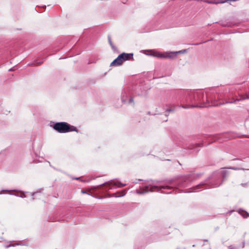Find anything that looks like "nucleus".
I'll return each instance as SVG.
<instances>
[{"mask_svg": "<svg viewBox=\"0 0 249 249\" xmlns=\"http://www.w3.org/2000/svg\"><path fill=\"white\" fill-rule=\"evenodd\" d=\"M142 191L136 190V192L138 194H143V193L148 192L161 191L162 193L170 194L172 191H175L172 187H169L168 185L161 186H145L142 187Z\"/></svg>", "mask_w": 249, "mask_h": 249, "instance_id": "1", "label": "nucleus"}, {"mask_svg": "<svg viewBox=\"0 0 249 249\" xmlns=\"http://www.w3.org/2000/svg\"><path fill=\"white\" fill-rule=\"evenodd\" d=\"M53 128L59 133H67L72 131H76L73 126H71L67 123H56L53 126Z\"/></svg>", "mask_w": 249, "mask_h": 249, "instance_id": "2", "label": "nucleus"}, {"mask_svg": "<svg viewBox=\"0 0 249 249\" xmlns=\"http://www.w3.org/2000/svg\"><path fill=\"white\" fill-rule=\"evenodd\" d=\"M221 184V183H213L212 184H209L208 183V181H206L204 183H202L198 185L195 186V187L191 189V191H190V192H197L198 191L199 189L201 188V187L202 186L204 185H207L209 187H217L219 186Z\"/></svg>", "mask_w": 249, "mask_h": 249, "instance_id": "3", "label": "nucleus"}, {"mask_svg": "<svg viewBox=\"0 0 249 249\" xmlns=\"http://www.w3.org/2000/svg\"><path fill=\"white\" fill-rule=\"evenodd\" d=\"M105 184H108L109 185H113L114 186H115L118 188H122L123 187L126 186L125 184H123V183L120 182L118 181H115V180H110L108 182H107L106 183L102 184V185H104Z\"/></svg>", "mask_w": 249, "mask_h": 249, "instance_id": "4", "label": "nucleus"}, {"mask_svg": "<svg viewBox=\"0 0 249 249\" xmlns=\"http://www.w3.org/2000/svg\"><path fill=\"white\" fill-rule=\"evenodd\" d=\"M122 55H119L118 56L114 59L110 64L111 66H118L121 65L123 61L122 59Z\"/></svg>", "mask_w": 249, "mask_h": 249, "instance_id": "5", "label": "nucleus"}, {"mask_svg": "<svg viewBox=\"0 0 249 249\" xmlns=\"http://www.w3.org/2000/svg\"><path fill=\"white\" fill-rule=\"evenodd\" d=\"M153 56L158 57V58H171L172 57V56L169 53H166L165 54L162 53L160 52H155L153 53Z\"/></svg>", "mask_w": 249, "mask_h": 249, "instance_id": "6", "label": "nucleus"}, {"mask_svg": "<svg viewBox=\"0 0 249 249\" xmlns=\"http://www.w3.org/2000/svg\"><path fill=\"white\" fill-rule=\"evenodd\" d=\"M122 55V59L123 62L126 60H133V53H123L120 54Z\"/></svg>", "mask_w": 249, "mask_h": 249, "instance_id": "7", "label": "nucleus"}, {"mask_svg": "<svg viewBox=\"0 0 249 249\" xmlns=\"http://www.w3.org/2000/svg\"><path fill=\"white\" fill-rule=\"evenodd\" d=\"M227 1V0H225V1H220V2H219V1H209V0H205V2H207V3H211V4H218V3H224L225 2Z\"/></svg>", "mask_w": 249, "mask_h": 249, "instance_id": "8", "label": "nucleus"}, {"mask_svg": "<svg viewBox=\"0 0 249 249\" xmlns=\"http://www.w3.org/2000/svg\"><path fill=\"white\" fill-rule=\"evenodd\" d=\"M108 42H109V43L110 45L111 46L112 49H113V50H115V47L113 45V43H112L111 39V37L109 36H108Z\"/></svg>", "mask_w": 249, "mask_h": 249, "instance_id": "9", "label": "nucleus"}, {"mask_svg": "<svg viewBox=\"0 0 249 249\" xmlns=\"http://www.w3.org/2000/svg\"><path fill=\"white\" fill-rule=\"evenodd\" d=\"M195 107L196 106H182V107L183 108H192V107Z\"/></svg>", "mask_w": 249, "mask_h": 249, "instance_id": "10", "label": "nucleus"}, {"mask_svg": "<svg viewBox=\"0 0 249 249\" xmlns=\"http://www.w3.org/2000/svg\"><path fill=\"white\" fill-rule=\"evenodd\" d=\"M245 99H249V97L248 95H246V97H241L240 99H237V101L245 100Z\"/></svg>", "mask_w": 249, "mask_h": 249, "instance_id": "11", "label": "nucleus"}, {"mask_svg": "<svg viewBox=\"0 0 249 249\" xmlns=\"http://www.w3.org/2000/svg\"><path fill=\"white\" fill-rule=\"evenodd\" d=\"M125 194V190H124L121 192V194H120L118 196H124Z\"/></svg>", "mask_w": 249, "mask_h": 249, "instance_id": "12", "label": "nucleus"}, {"mask_svg": "<svg viewBox=\"0 0 249 249\" xmlns=\"http://www.w3.org/2000/svg\"><path fill=\"white\" fill-rule=\"evenodd\" d=\"M174 111V109H168L166 110V112H171V111Z\"/></svg>", "mask_w": 249, "mask_h": 249, "instance_id": "13", "label": "nucleus"}, {"mask_svg": "<svg viewBox=\"0 0 249 249\" xmlns=\"http://www.w3.org/2000/svg\"><path fill=\"white\" fill-rule=\"evenodd\" d=\"M42 63V62H39V63H38V62H36V63H35V66H37V65H39V64H41Z\"/></svg>", "mask_w": 249, "mask_h": 249, "instance_id": "14", "label": "nucleus"}, {"mask_svg": "<svg viewBox=\"0 0 249 249\" xmlns=\"http://www.w3.org/2000/svg\"><path fill=\"white\" fill-rule=\"evenodd\" d=\"M133 102V99L132 98H130L129 99V103H132Z\"/></svg>", "mask_w": 249, "mask_h": 249, "instance_id": "15", "label": "nucleus"}, {"mask_svg": "<svg viewBox=\"0 0 249 249\" xmlns=\"http://www.w3.org/2000/svg\"><path fill=\"white\" fill-rule=\"evenodd\" d=\"M229 249H236L234 247H232V246H230L229 247Z\"/></svg>", "mask_w": 249, "mask_h": 249, "instance_id": "16", "label": "nucleus"}, {"mask_svg": "<svg viewBox=\"0 0 249 249\" xmlns=\"http://www.w3.org/2000/svg\"><path fill=\"white\" fill-rule=\"evenodd\" d=\"M189 94L190 96H193V95L195 96V95L193 94V93L192 92H191V91H190L189 92Z\"/></svg>", "mask_w": 249, "mask_h": 249, "instance_id": "17", "label": "nucleus"}, {"mask_svg": "<svg viewBox=\"0 0 249 249\" xmlns=\"http://www.w3.org/2000/svg\"><path fill=\"white\" fill-rule=\"evenodd\" d=\"M226 172H226V171H223L222 172V173H223V176H224V177L225 176V174H226Z\"/></svg>", "mask_w": 249, "mask_h": 249, "instance_id": "18", "label": "nucleus"}, {"mask_svg": "<svg viewBox=\"0 0 249 249\" xmlns=\"http://www.w3.org/2000/svg\"><path fill=\"white\" fill-rule=\"evenodd\" d=\"M20 197H22V198H24V197H25L26 196H25V195L24 194H23V195H21Z\"/></svg>", "mask_w": 249, "mask_h": 249, "instance_id": "19", "label": "nucleus"}, {"mask_svg": "<svg viewBox=\"0 0 249 249\" xmlns=\"http://www.w3.org/2000/svg\"><path fill=\"white\" fill-rule=\"evenodd\" d=\"M36 194V193H32V196H33L34 195H35Z\"/></svg>", "mask_w": 249, "mask_h": 249, "instance_id": "20", "label": "nucleus"}, {"mask_svg": "<svg viewBox=\"0 0 249 249\" xmlns=\"http://www.w3.org/2000/svg\"><path fill=\"white\" fill-rule=\"evenodd\" d=\"M82 193H83V194H86V192H85V191H82Z\"/></svg>", "mask_w": 249, "mask_h": 249, "instance_id": "21", "label": "nucleus"}, {"mask_svg": "<svg viewBox=\"0 0 249 249\" xmlns=\"http://www.w3.org/2000/svg\"><path fill=\"white\" fill-rule=\"evenodd\" d=\"M9 71H13V68H11V69H9Z\"/></svg>", "mask_w": 249, "mask_h": 249, "instance_id": "22", "label": "nucleus"}, {"mask_svg": "<svg viewBox=\"0 0 249 249\" xmlns=\"http://www.w3.org/2000/svg\"><path fill=\"white\" fill-rule=\"evenodd\" d=\"M2 191H3V190L0 191V195L2 194Z\"/></svg>", "mask_w": 249, "mask_h": 249, "instance_id": "23", "label": "nucleus"}, {"mask_svg": "<svg viewBox=\"0 0 249 249\" xmlns=\"http://www.w3.org/2000/svg\"><path fill=\"white\" fill-rule=\"evenodd\" d=\"M248 138H249V136L247 137Z\"/></svg>", "mask_w": 249, "mask_h": 249, "instance_id": "24", "label": "nucleus"}]
</instances>
